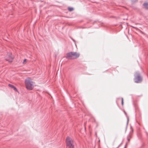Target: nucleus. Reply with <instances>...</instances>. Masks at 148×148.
I'll return each instance as SVG.
<instances>
[{
	"label": "nucleus",
	"mask_w": 148,
	"mask_h": 148,
	"mask_svg": "<svg viewBox=\"0 0 148 148\" xmlns=\"http://www.w3.org/2000/svg\"><path fill=\"white\" fill-rule=\"evenodd\" d=\"M26 88L29 90H32L34 88V83L32 79L29 78L26 79L25 81Z\"/></svg>",
	"instance_id": "nucleus-1"
},
{
	"label": "nucleus",
	"mask_w": 148,
	"mask_h": 148,
	"mask_svg": "<svg viewBox=\"0 0 148 148\" xmlns=\"http://www.w3.org/2000/svg\"><path fill=\"white\" fill-rule=\"evenodd\" d=\"M134 81L135 83H139L142 81V77L138 72H136L134 75Z\"/></svg>",
	"instance_id": "nucleus-2"
},
{
	"label": "nucleus",
	"mask_w": 148,
	"mask_h": 148,
	"mask_svg": "<svg viewBox=\"0 0 148 148\" xmlns=\"http://www.w3.org/2000/svg\"><path fill=\"white\" fill-rule=\"evenodd\" d=\"M66 146L69 148H74V143L72 139L69 137H67L66 139Z\"/></svg>",
	"instance_id": "nucleus-3"
},
{
	"label": "nucleus",
	"mask_w": 148,
	"mask_h": 148,
	"mask_svg": "<svg viewBox=\"0 0 148 148\" xmlns=\"http://www.w3.org/2000/svg\"><path fill=\"white\" fill-rule=\"evenodd\" d=\"M11 53H9L8 55V57L6 59V60L9 62H11L13 59V57L11 56Z\"/></svg>",
	"instance_id": "nucleus-4"
},
{
	"label": "nucleus",
	"mask_w": 148,
	"mask_h": 148,
	"mask_svg": "<svg viewBox=\"0 0 148 148\" xmlns=\"http://www.w3.org/2000/svg\"><path fill=\"white\" fill-rule=\"evenodd\" d=\"M73 59H76L79 56V54L76 52H72Z\"/></svg>",
	"instance_id": "nucleus-5"
},
{
	"label": "nucleus",
	"mask_w": 148,
	"mask_h": 148,
	"mask_svg": "<svg viewBox=\"0 0 148 148\" xmlns=\"http://www.w3.org/2000/svg\"><path fill=\"white\" fill-rule=\"evenodd\" d=\"M66 58L68 59H73L72 52L67 53Z\"/></svg>",
	"instance_id": "nucleus-6"
},
{
	"label": "nucleus",
	"mask_w": 148,
	"mask_h": 148,
	"mask_svg": "<svg viewBox=\"0 0 148 148\" xmlns=\"http://www.w3.org/2000/svg\"><path fill=\"white\" fill-rule=\"evenodd\" d=\"M143 5L146 9L148 10V3H145L143 4Z\"/></svg>",
	"instance_id": "nucleus-7"
},
{
	"label": "nucleus",
	"mask_w": 148,
	"mask_h": 148,
	"mask_svg": "<svg viewBox=\"0 0 148 148\" xmlns=\"http://www.w3.org/2000/svg\"><path fill=\"white\" fill-rule=\"evenodd\" d=\"M68 10L69 11H72L73 10V8L72 7H69L68 8Z\"/></svg>",
	"instance_id": "nucleus-8"
},
{
	"label": "nucleus",
	"mask_w": 148,
	"mask_h": 148,
	"mask_svg": "<svg viewBox=\"0 0 148 148\" xmlns=\"http://www.w3.org/2000/svg\"><path fill=\"white\" fill-rule=\"evenodd\" d=\"M9 86L12 88H14V86L13 85H12L10 84H9Z\"/></svg>",
	"instance_id": "nucleus-9"
},
{
	"label": "nucleus",
	"mask_w": 148,
	"mask_h": 148,
	"mask_svg": "<svg viewBox=\"0 0 148 148\" xmlns=\"http://www.w3.org/2000/svg\"><path fill=\"white\" fill-rule=\"evenodd\" d=\"M27 61V60L26 59H25L23 62V64H25V62Z\"/></svg>",
	"instance_id": "nucleus-10"
},
{
	"label": "nucleus",
	"mask_w": 148,
	"mask_h": 148,
	"mask_svg": "<svg viewBox=\"0 0 148 148\" xmlns=\"http://www.w3.org/2000/svg\"><path fill=\"white\" fill-rule=\"evenodd\" d=\"M121 99H122L121 104H122V105H123V98H122Z\"/></svg>",
	"instance_id": "nucleus-11"
},
{
	"label": "nucleus",
	"mask_w": 148,
	"mask_h": 148,
	"mask_svg": "<svg viewBox=\"0 0 148 148\" xmlns=\"http://www.w3.org/2000/svg\"><path fill=\"white\" fill-rule=\"evenodd\" d=\"M13 88L14 90L16 91L17 90V89L14 86V88Z\"/></svg>",
	"instance_id": "nucleus-12"
},
{
	"label": "nucleus",
	"mask_w": 148,
	"mask_h": 148,
	"mask_svg": "<svg viewBox=\"0 0 148 148\" xmlns=\"http://www.w3.org/2000/svg\"><path fill=\"white\" fill-rule=\"evenodd\" d=\"M127 124H128V121H129V118L128 117L127 118Z\"/></svg>",
	"instance_id": "nucleus-13"
},
{
	"label": "nucleus",
	"mask_w": 148,
	"mask_h": 148,
	"mask_svg": "<svg viewBox=\"0 0 148 148\" xmlns=\"http://www.w3.org/2000/svg\"><path fill=\"white\" fill-rule=\"evenodd\" d=\"M127 144H126L125 147L124 148H126V145Z\"/></svg>",
	"instance_id": "nucleus-14"
},
{
	"label": "nucleus",
	"mask_w": 148,
	"mask_h": 148,
	"mask_svg": "<svg viewBox=\"0 0 148 148\" xmlns=\"http://www.w3.org/2000/svg\"><path fill=\"white\" fill-rule=\"evenodd\" d=\"M128 139V141H129V139L128 138V139Z\"/></svg>",
	"instance_id": "nucleus-15"
},
{
	"label": "nucleus",
	"mask_w": 148,
	"mask_h": 148,
	"mask_svg": "<svg viewBox=\"0 0 148 148\" xmlns=\"http://www.w3.org/2000/svg\"><path fill=\"white\" fill-rule=\"evenodd\" d=\"M73 40L74 42H75V41L73 39Z\"/></svg>",
	"instance_id": "nucleus-16"
},
{
	"label": "nucleus",
	"mask_w": 148,
	"mask_h": 148,
	"mask_svg": "<svg viewBox=\"0 0 148 148\" xmlns=\"http://www.w3.org/2000/svg\"><path fill=\"white\" fill-rule=\"evenodd\" d=\"M125 114H126V113L125 112Z\"/></svg>",
	"instance_id": "nucleus-17"
}]
</instances>
